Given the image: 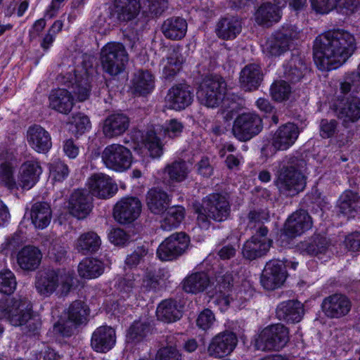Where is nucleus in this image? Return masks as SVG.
Here are the masks:
<instances>
[{"label": "nucleus", "mask_w": 360, "mask_h": 360, "mask_svg": "<svg viewBox=\"0 0 360 360\" xmlns=\"http://www.w3.org/2000/svg\"><path fill=\"white\" fill-rule=\"evenodd\" d=\"M352 91L344 94L345 96L339 101L335 106V113L338 119L342 120V124L347 127L350 124L357 122L360 119V97Z\"/></svg>", "instance_id": "14"}, {"label": "nucleus", "mask_w": 360, "mask_h": 360, "mask_svg": "<svg viewBox=\"0 0 360 360\" xmlns=\"http://www.w3.org/2000/svg\"><path fill=\"white\" fill-rule=\"evenodd\" d=\"M148 11L153 16H160L168 8V0H143Z\"/></svg>", "instance_id": "57"}, {"label": "nucleus", "mask_w": 360, "mask_h": 360, "mask_svg": "<svg viewBox=\"0 0 360 360\" xmlns=\"http://www.w3.org/2000/svg\"><path fill=\"white\" fill-rule=\"evenodd\" d=\"M41 172V167L37 162H25L20 168L18 185L23 189H30L38 181Z\"/></svg>", "instance_id": "29"}, {"label": "nucleus", "mask_w": 360, "mask_h": 360, "mask_svg": "<svg viewBox=\"0 0 360 360\" xmlns=\"http://www.w3.org/2000/svg\"><path fill=\"white\" fill-rule=\"evenodd\" d=\"M300 37V31L290 24L283 25L262 45V51L268 56H279L289 50L293 41Z\"/></svg>", "instance_id": "7"}, {"label": "nucleus", "mask_w": 360, "mask_h": 360, "mask_svg": "<svg viewBox=\"0 0 360 360\" xmlns=\"http://www.w3.org/2000/svg\"><path fill=\"white\" fill-rule=\"evenodd\" d=\"M248 226L250 229H252L268 221L269 215L267 212L263 210H251L248 214Z\"/></svg>", "instance_id": "61"}, {"label": "nucleus", "mask_w": 360, "mask_h": 360, "mask_svg": "<svg viewBox=\"0 0 360 360\" xmlns=\"http://www.w3.org/2000/svg\"><path fill=\"white\" fill-rule=\"evenodd\" d=\"M184 124L176 119H171L162 127L160 132H163L165 136L174 139L180 136L183 131Z\"/></svg>", "instance_id": "55"}, {"label": "nucleus", "mask_w": 360, "mask_h": 360, "mask_svg": "<svg viewBox=\"0 0 360 360\" xmlns=\"http://www.w3.org/2000/svg\"><path fill=\"white\" fill-rule=\"evenodd\" d=\"M195 212L198 214V224L204 228L209 226V220L221 222L226 220L230 214V205L225 195L212 193L202 201V205L193 204Z\"/></svg>", "instance_id": "4"}, {"label": "nucleus", "mask_w": 360, "mask_h": 360, "mask_svg": "<svg viewBox=\"0 0 360 360\" xmlns=\"http://www.w3.org/2000/svg\"><path fill=\"white\" fill-rule=\"evenodd\" d=\"M272 240L269 238H257L252 236L243 245L242 254L244 258L254 260L265 255L269 250Z\"/></svg>", "instance_id": "30"}, {"label": "nucleus", "mask_w": 360, "mask_h": 360, "mask_svg": "<svg viewBox=\"0 0 360 360\" xmlns=\"http://www.w3.org/2000/svg\"><path fill=\"white\" fill-rule=\"evenodd\" d=\"M283 67L286 79L292 82L300 81L308 70L304 58L298 54H292L290 59Z\"/></svg>", "instance_id": "35"}, {"label": "nucleus", "mask_w": 360, "mask_h": 360, "mask_svg": "<svg viewBox=\"0 0 360 360\" xmlns=\"http://www.w3.org/2000/svg\"><path fill=\"white\" fill-rule=\"evenodd\" d=\"M210 285V278L205 272L191 274L184 281L183 288L186 292L199 293L203 292Z\"/></svg>", "instance_id": "44"}, {"label": "nucleus", "mask_w": 360, "mask_h": 360, "mask_svg": "<svg viewBox=\"0 0 360 360\" xmlns=\"http://www.w3.org/2000/svg\"><path fill=\"white\" fill-rule=\"evenodd\" d=\"M313 221L307 211L300 209L294 212L285 224L283 234L290 238L300 236L312 227Z\"/></svg>", "instance_id": "18"}, {"label": "nucleus", "mask_w": 360, "mask_h": 360, "mask_svg": "<svg viewBox=\"0 0 360 360\" xmlns=\"http://www.w3.org/2000/svg\"><path fill=\"white\" fill-rule=\"evenodd\" d=\"M156 360H181L179 351L173 347H166L159 349Z\"/></svg>", "instance_id": "64"}, {"label": "nucleus", "mask_w": 360, "mask_h": 360, "mask_svg": "<svg viewBox=\"0 0 360 360\" xmlns=\"http://www.w3.org/2000/svg\"><path fill=\"white\" fill-rule=\"evenodd\" d=\"M103 264L94 259H85L78 265L79 276L88 279L98 277L103 273Z\"/></svg>", "instance_id": "46"}, {"label": "nucleus", "mask_w": 360, "mask_h": 360, "mask_svg": "<svg viewBox=\"0 0 360 360\" xmlns=\"http://www.w3.org/2000/svg\"><path fill=\"white\" fill-rule=\"evenodd\" d=\"M131 155L130 150L124 146L112 144L104 149L102 158H129Z\"/></svg>", "instance_id": "56"}, {"label": "nucleus", "mask_w": 360, "mask_h": 360, "mask_svg": "<svg viewBox=\"0 0 360 360\" xmlns=\"http://www.w3.org/2000/svg\"><path fill=\"white\" fill-rule=\"evenodd\" d=\"M92 78L86 70L79 72L75 69L60 73L56 77L58 84L72 88V92L64 88L52 90L49 96V107L58 112L68 115L74 105V94L79 101L86 100L90 94Z\"/></svg>", "instance_id": "2"}, {"label": "nucleus", "mask_w": 360, "mask_h": 360, "mask_svg": "<svg viewBox=\"0 0 360 360\" xmlns=\"http://www.w3.org/2000/svg\"><path fill=\"white\" fill-rule=\"evenodd\" d=\"M165 171L172 180L181 181L187 177L189 169L186 162L183 160H180L174 161L172 165H167Z\"/></svg>", "instance_id": "52"}, {"label": "nucleus", "mask_w": 360, "mask_h": 360, "mask_svg": "<svg viewBox=\"0 0 360 360\" xmlns=\"http://www.w3.org/2000/svg\"><path fill=\"white\" fill-rule=\"evenodd\" d=\"M129 119L124 113H112L104 120L103 132L106 137L112 138L123 134L128 129Z\"/></svg>", "instance_id": "28"}, {"label": "nucleus", "mask_w": 360, "mask_h": 360, "mask_svg": "<svg viewBox=\"0 0 360 360\" xmlns=\"http://www.w3.org/2000/svg\"><path fill=\"white\" fill-rule=\"evenodd\" d=\"M150 326L148 322L136 321L127 331V341L131 343L140 342L150 333Z\"/></svg>", "instance_id": "49"}, {"label": "nucleus", "mask_w": 360, "mask_h": 360, "mask_svg": "<svg viewBox=\"0 0 360 360\" xmlns=\"http://www.w3.org/2000/svg\"><path fill=\"white\" fill-rule=\"evenodd\" d=\"M340 212L348 218L360 214V196L352 191H346L339 200Z\"/></svg>", "instance_id": "37"}, {"label": "nucleus", "mask_w": 360, "mask_h": 360, "mask_svg": "<svg viewBox=\"0 0 360 360\" xmlns=\"http://www.w3.org/2000/svg\"><path fill=\"white\" fill-rule=\"evenodd\" d=\"M142 204L136 197L123 198L113 208V217L120 224H130L140 215Z\"/></svg>", "instance_id": "16"}, {"label": "nucleus", "mask_w": 360, "mask_h": 360, "mask_svg": "<svg viewBox=\"0 0 360 360\" xmlns=\"http://www.w3.org/2000/svg\"><path fill=\"white\" fill-rule=\"evenodd\" d=\"M272 98L278 102L288 100L292 94V87L284 80L274 82L270 88Z\"/></svg>", "instance_id": "51"}, {"label": "nucleus", "mask_w": 360, "mask_h": 360, "mask_svg": "<svg viewBox=\"0 0 360 360\" xmlns=\"http://www.w3.org/2000/svg\"><path fill=\"white\" fill-rule=\"evenodd\" d=\"M193 100V94L189 86L179 84L171 87L166 96L169 108L175 110H184L189 106Z\"/></svg>", "instance_id": "22"}, {"label": "nucleus", "mask_w": 360, "mask_h": 360, "mask_svg": "<svg viewBox=\"0 0 360 360\" xmlns=\"http://www.w3.org/2000/svg\"><path fill=\"white\" fill-rule=\"evenodd\" d=\"M189 243L190 238L186 233H174L160 245L157 250L158 256L162 261L172 260L184 254Z\"/></svg>", "instance_id": "15"}, {"label": "nucleus", "mask_w": 360, "mask_h": 360, "mask_svg": "<svg viewBox=\"0 0 360 360\" xmlns=\"http://www.w3.org/2000/svg\"><path fill=\"white\" fill-rule=\"evenodd\" d=\"M156 313L159 320L166 323L174 322L182 316L181 306L177 301L167 299L159 304Z\"/></svg>", "instance_id": "36"}, {"label": "nucleus", "mask_w": 360, "mask_h": 360, "mask_svg": "<svg viewBox=\"0 0 360 360\" xmlns=\"http://www.w3.org/2000/svg\"><path fill=\"white\" fill-rule=\"evenodd\" d=\"M115 342V330L110 326H101L93 333L91 346L97 352H107L112 349Z\"/></svg>", "instance_id": "25"}, {"label": "nucleus", "mask_w": 360, "mask_h": 360, "mask_svg": "<svg viewBox=\"0 0 360 360\" xmlns=\"http://www.w3.org/2000/svg\"><path fill=\"white\" fill-rule=\"evenodd\" d=\"M88 186L91 195L101 199L110 198L118 191L117 185L111 178L103 174L91 176Z\"/></svg>", "instance_id": "21"}, {"label": "nucleus", "mask_w": 360, "mask_h": 360, "mask_svg": "<svg viewBox=\"0 0 360 360\" xmlns=\"http://www.w3.org/2000/svg\"><path fill=\"white\" fill-rule=\"evenodd\" d=\"M359 5V0H337L335 8L342 15H350L357 10Z\"/></svg>", "instance_id": "60"}, {"label": "nucleus", "mask_w": 360, "mask_h": 360, "mask_svg": "<svg viewBox=\"0 0 360 360\" xmlns=\"http://www.w3.org/2000/svg\"><path fill=\"white\" fill-rule=\"evenodd\" d=\"M93 198L84 189L75 190L70 195L68 201V210L72 216L83 219L91 212Z\"/></svg>", "instance_id": "19"}, {"label": "nucleus", "mask_w": 360, "mask_h": 360, "mask_svg": "<svg viewBox=\"0 0 360 360\" xmlns=\"http://www.w3.org/2000/svg\"><path fill=\"white\" fill-rule=\"evenodd\" d=\"M49 174L53 181H62L68 176L69 169L64 162L57 159L49 164Z\"/></svg>", "instance_id": "54"}, {"label": "nucleus", "mask_w": 360, "mask_h": 360, "mask_svg": "<svg viewBox=\"0 0 360 360\" xmlns=\"http://www.w3.org/2000/svg\"><path fill=\"white\" fill-rule=\"evenodd\" d=\"M42 254L39 248L27 245L17 255V263L25 271H34L39 266Z\"/></svg>", "instance_id": "33"}, {"label": "nucleus", "mask_w": 360, "mask_h": 360, "mask_svg": "<svg viewBox=\"0 0 360 360\" xmlns=\"http://www.w3.org/2000/svg\"><path fill=\"white\" fill-rule=\"evenodd\" d=\"M148 254V249L143 246L138 247L134 251L127 255L125 259V264L129 268L131 269L136 267Z\"/></svg>", "instance_id": "62"}, {"label": "nucleus", "mask_w": 360, "mask_h": 360, "mask_svg": "<svg viewBox=\"0 0 360 360\" xmlns=\"http://www.w3.org/2000/svg\"><path fill=\"white\" fill-rule=\"evenodd\" d=\"M262 122L261 118L255 113H243L233 122V134L238 140L247 141L261 131Z\"/></svg>", "instance_id": "12"}, {"label": "nucleus", "mask_w": 360, "mask_h": 360, "mask_svg": "<svg viewBox=\"0 0 360 360\" xmlns=\"http://www.w3.org/2000/svg\"><path fill=\"white\" fill-rule=\"evenodd\" d=\"M290 340L288 328L281 323L265 327L255 339V347L262 352L279 351Z\"/></svg>", "instance_id": "9"}, {"label": "nucleus", "mask_w": 360, "mask_h": 360, "mask_svg": "<svg viewBox=\"0 0 360 360\" xmlns=\"http://www.w3.org/2000/svg\"><path fill=\"white\" fill-rule=\"evenodd\" d=\"M16 167L9 160L0 159V184L10 190L18 188V184L14 176Z\"/></svg>", "instance_id": "47"}, {"label": "nucleus", "mask_w": 360, "mask_h": 360, "mask_svg": "<svg viewBox=\"0 0 360 360\" xmlns=\"http://www.w3.org/2000/svg\"><path fill=\"white\" fill-rule=\"evenodd\" d=\"M184 58L179 49H173L166 60H163L162 76L167 80H172L181 69Z\"/></svg>", "instance_id": "41"}, {"label": "nucleus", "mask_w": 360, "mask_h": 360, "mask_svg": "<svg viewBox=\"0 0 360 360\" xmlns=\"http://www.w3.org/2000/svg\"><path fill=\"white\" fill-rule=\"evenodd\" d=\"M276 317L287 323H298L304 314L303 304L297 300H288L280 303L276 311Z\"/></svg>", "instance_id": "26"}, {"label": "nucleus", "mask_w": 360, "mask_h": 360, "mask_svg": "<svg viewBox=\"0 0 360 360\" xmlns=\"http://www.w3.org/2000/svg\"><path fill=\"white\" fill-rule=\"evenodd\" d=\"M138 275L134 274H126L119 276L116 282V288L123 297H129L134 289L137 286Z\"/></svg>", "instance_id": "50"}, {"label": "nucleus", "mask_w": 360, "mask_h": 360, "mask_svg": "<svg viewBox=\"0 0 360 360\" xmlns=\"http://www.w3.org/2000/svg\"><path fill=\"white\" fill-rule=\"evenodd\" d=\"M321 307L326 316L338 319L349 313L351 302L345 295L334 294L323 300Z\"/></svg>", "instance_id": "23"}, {"label": "nucleus", "mask_w": 360, "mask_h": 360, "mask_svg": "<svg viewBox=\"0 0 360 360\" xmlns=\"http://www.w3.org/2000/svg\"><path fill=\"white\" fill-rule=\"evenodd\" d=\"M101 239L94 231L81 234L75 243V248L83 255L96 252L101 248Z\"/></svg>", "instance_id": "40"}, {"label": "nucleus", "mask_w": 360, "mask_h": 360, "mask_svg": "<svg viewBox=\"0 0 360 360\" xmlns=\"http://www.w3.org/2000/svg\"><path fill=\"white\" fill-rule=\"evenodd\" d=\"M169 195L165 191L158 188H150L146 197V206L154 214H162L165 212L170 205Z\"/></svg>", "instance_id": "27"}, {"label": "nucleus", "mask_w": 360, "mask_h": 360, "mask_svg": "<svg viewBox=\"0 0 360 360\" xmlns=\"http://www.w3.org/2000/svg\"><path fill=\"white\" fill-rule=\"evenodd\" d=\"M30 217L34 226L44 229L51 222L52 213L50 205L45 202H37L31 208Z\"/></svg>", "instance_id": "38"}, {"label": "nucleus", "mask_w": 360, "mask_h": 360, "mask_svg": "<svg viewBox=\"0 0 360 360\" xmlns=\"http://www.w3.org/2000/svg\"><path fill=\"white\" fill-rule=\"evenodd\" d=\"M242 24L236 17L221 18L217 24L215 32L217 37L224 40L235 39L241 32Z\"/></svg>", "instance_id": "34"}, {"label": "nucleus", "mask_w": 360, "mask_h": 360, "mask_svg": "<svg viewBox=\"0 0 360 360\" xmlns=\"http://www.w3.org/2000/svg\"><path fill=\"white\" fill-rule=\"evenodd\" d=\"M140 5L136 0H116L115 12L120 21L127 22L139 14Z\"/></svg>", "instance_id": "42"}, {"label": "nucleus", "mask_w": 360, "mask_h": 360, "mask_svg": "<svg viewBox=\"0 0 360 360\" xmlns=\"http://www.w3.org/2000/svg\"><path fill=\"white\" fill-rule=\"evenodd\" d=\"M263 79V73L259 65L252 63L245 65L241 70L239 81L245 91L257 89Z\"/></svg>", "instance_id": "32"}, {"label": "nucleus", "mask_w": 360, "mask_h": 360, "mask_svg": "<svg viewBox=\"0 0 360 360\" xmlns=\"http://www.w3.org/2000/svg\"><path fill=\"white\" fill-rule=\"evenodd\" d=\"M226 86L224 79L218 75L206 76L198 88L197 99L207 108H217L224 99Z\"/></svg>", "instance_id": "5"}, {"label": "nucleus", "mask_w": 360, "mask_h": 360, "mask_svg": "<svg viewBox=\"0 0 360 360\" xmlns=\"http://www.w3.org/2000/svg\"><path fill=\"white\" fill-rule=\"evenodd\" d=\"M133 88L134 91L139 95H147L150 94L154 86V77L148 70L138 71L133 78Z\"/></svg>", "instance_id": "45"}, {"label": "nucleus", "mask_w": 360, "mask_h": 360, "mask_svg": "<svg viewBox=\"0 0 360 360\" xmlns=\"http://www.w3.org/2000/svg\"><path fill=\"white\" fill-rule=\"evenodd\" d=\"M288 276L285 263L272 259L266 262L260 277V283L266 290H274L284 284Z\"/></svg>", "instance_id": "13"}, {"label": "nucleus", "mask_w": 360, "mask_h": 360, "mask_svg": "<svg viewBox=\"0 0 360 360\" xmlns=\"http://www.w3.org/2000/svg\"><path fill=\"white\" fill-rule=\"evenodd\" d=\"M17 282L14 274L9 269H3L0 271V291L10 295L16 288Z\"/></svg>", "instance_id": "53"}, {"label": "nucleus", "mask_w": 360, "mask_h": 360, "mask_svg": "<svg viewBox=\"0 0 360 360\" xmlns=\"http://www.w3.org/2000/svg\"><path fill=\"white\" fill-rule=\"evenodd\" d=\"M72 274L70 271L49 270L38 278L35 285L41 295L49 297L60 284L61 294L66 295L72 285Z\"/></svg>", "instance_id": "11"}, {"label": "nucleus", "mask_w": 360, "mask_h": 360, "mask_svg": "<svg viewBox=\"0 0 360 360\" xmlns=\"http://www.w3.org/2000/svg\"><path fill=\"white\" fill-rule=\"evenodd\" d=\"M356 49L353 34L344 30H329L314 43V60L321 70L335 69L345 63Z\"/></svg>", "instance_id": "1"}, {"label": "nucleus", "mask_w": 360, "mask_h": 360, "mask_svg": "<svg viewBox=\"0 0 360 360\" xmlns=\"http://www.w3.org/2000/svg\"><path fill=\"white\" fill-rule=\"evenodd\" d=\"M188 23L186 20L179 16L167 18L161 26L164 36L171 40H181L187 32Z\"/></svg>", "instance_id": "31"}, {"label": "nucleus", "mask_w": 360, "mask_h": 360, "mask_svg": "<svg viewBox=\"0 0 360 360\" xmlns=\"http://www.w3.org/2000/svg\"><path fill=\"white\" fill-rule=\"evenodd\" d=\"M129 60L124 46L119 42H110L101 50L100 61L103 71L111 76L122 72Z\"/></svg>", "instance_id": "8"}, {"label": "nucleus", "mask_w": 360, "mask_h": 360, "mask_svg": "<svg viewBox=\"0 0 360 360\" xmlns=\"http://www.w3.org/2000/svg\"><path fill=\"white\" fill-rule=\"evenodd\" d=\"M185 217V210L181 206L168 208L166 216L161 221L160 227L165 231L176 228Z\"/></svg>", "instance_id": "48"}, {"label": "nucleus", "mask_w": 360, "mask_h": 360, "mask_svg": "<svg viewBox=\"0 0 360 360\" xmlns=\"http://www.w3.org/2000/svg\"><path fill=\"white\" fill-rule=\"evenodd\" d=\"M27 140L30 147L39 153L46 154L52 146L49 133L40 125L29 127Z\"/></svg>", "instance_id": "24"}, {"label": "nucleus", "mask_w": 360, "mask_h": 360, "mask_svg": "<svg viewBox=\"0 0 360 360\" xmlns=\"http://www.w3.org/2000/svg\"><path fill=\"white\" fill-rule=\"evenodd\" d=\"M238 343L236 335L229 330H226L214 335L207 347L210 356L222 358L230 354Z\"/></svg>", "instance_id": "17"}, {"label": "nucleus", "mask_w": 360, "mask_h": 360, "mask_svg": "<svg viewBox=\"0 0 360 360\" xmlns=\"http://www.w3.org/2000/svg\"><path fill=\"white\" fill-rule=\"evenodd\" d=\"M65 314L67 320L63 323H56L53 325V332L62 336L70 337L79 326L87 323L89 309L83 301L75 300L70 304Z\"/></svg>", "instance_id": "10"}, {"label": "nucleus", "mask_w": 360, "mask_h": 360, "mask_svg": "<svg viewBox=\"0 0 360 360\" xmlns=\"http://www.w3.org/2000/svg\"><path fill=\"white\" fill-rule=\"evenodd\" d=\"M299 134V129L295 124H283L275 133L273 143L264 148L263 150H285L295 142Z\"/></svg>", "instance_id": "20"}, {"label": "nucleus", "mask_w": 360, "mask_h": 360, "mask_svg": "<svg viewBox=\"0 0 360 360\" xmlns=\"http://www.w3.org/2000/svg\"><path fill=\"white\" fill-rule=\"evenodd\" d=\"M67 250L65 246L57 240H53L48 252L49 257L56 262H61L65 259Z\"/></svg>", "instance_id": "58"}, {"label": "nucleus", "mask_w": 360, "mask_h": 360, "mask_svg": "<svg viewBox=\"0 0 360 360\" xmlns=\"http://www.w3.org/2000/svg\"><path fill=\"white\" fill-rule=\"evenodd\" d=\"M105 165L115 172H124L131 165V159H102Z\"/></svg>", "instance_id": "63"}, {"label": "nucleus", "mask_w": 360, "mask_h": 360, "mask_svg": "<svg viewBox=\"0 0 360 360\" xmlns=\"http://www.w3.org/2000/svg\"><path fill=\"white\" fill-rule=\"evenodd\" d=\"M329 245L326 237L321 234H314L308 240L300 243V250L303 254L315 256L324 253Z\"/></svg>", "instance_id": "43"}, {"label": "nucleus", "mask_w": 360, "mask_h": 360, "mask_svg": "<svg viewBox=\"0 0 360 360\" xmlns=\"http://www.w3.org/2000/svg\"><path fill=\"white\" fill-rule=\"evenodd\" d=\"M215 321L213 312L209 309L202 310L197 317L196 325L202 330H207L211 328Z\"/></svg>", "instance_id": "59"}, {"label": "nucleus", "mask_w": 360, "mask_h": 360, "mask_svg": "<svg viewBox=\"0 0 360 360\" xmlns=\"http://www.w3.org/2000/svg\"><path fill=\"white\" fill-rule=\"evenodd\" d=\"M0 319H6L13 326H20L27 336L39 334L40 319L31 314L30 302L25 298L7 299L0 302Z\"/></svg>", "instance_id": "3"}, {"label": "nucleus", "mask_w": 360, "mask_h": 360, "mask_svg": "<svg viewBox=\"0 0 360 360\" xmlns=\"http://www.w3.org/2000/svg\"><path fill=\"white\" fill-rule=\"evenodd\" d=\"M300 165H283L278 171L275 185L280 193L295 196L302 192L307 185V176Z\"/></svg>", "instance_id": "6"}, {"label": "nucleus", "mask_w": 360, "mask_h": 360, "mask_svg": "<svg viewBox=\"0 0 360 360\" xmlns=\"http://www.w3.org/2000/svg\"><path fill=\"white\" fill-rule=\"evenodd\" d=\"M281 18V8L278 5L270 3L262 4L255 13V19L259 25L269 27L274 22H277Z\"/></svg>", "instance_id": "39"}]
</instances>
